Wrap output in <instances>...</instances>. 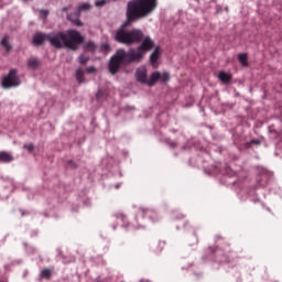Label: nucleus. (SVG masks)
<instances>
[{"label": "nucleus", "mask_w": 282, "mask_h": 282, "mask_svg": "<svg viewBox=\"0 0 282 282\" xmlns=\"http://www.w3.org/2000/svg\"><path fill=\"white\" fill-rule=\"evenodd\" d=\"M41 14H43V17H47V14H50V12L47 10L41 11Z\"/></svg>", "instance_id": "a878e982"}, {"label": "nucleus", "mask_w": 282, "mask_h": 282, "mask_svg": "<svg viewBox=\"0 0 282 282\" xmlns=\"http://www.w3.org/2000/svg\"><path fill=\"white\" fill-rule=\"evenodd\" d=\"M101 48H102V50H109V44H102V45H101Z\"/></svg>", "instance_id": "bb28decb"}, {"label": "nucleus", "mask_w": 282, "mask_h": 282, "mask_svg": "<svg viewBox=\"0 0 282 282\" xmlns=\"http://www.w3.org/2000/svg\"><path fill=\"white\" fill-rule=\"evenodd\" d=\"M1 45L2 47H4L6 52H12V46L10 44V41H9V37L8 36H4L2 40H1Z\"/></svg>", "instance_id": "ddd939ff"}, {"label": "nucleus", "mask_w": 282, "mask_h": 282, "mask_svg": "<svg viewBox=\"0 0 282 282\" xmlns=\"http://www.w3.org/2000/svg\"><path fill=\"white\" fill-rule=\"evenodd\" d=\"M42 279H50L52 276V270L50 269H44L41 272Z\"/></svg>", "instance_id": "aec40b11"}, {"label": "nucleus", "mask_w": 282, "mask_h": 282, "mask_svg": "<svg viewBox=\"0 0 282 282\" xmlns=\"http://www.w3.org/2000/svg\"><path fill=\"white\" fill-rule=\"evenodd\" d=\"M139 210L143 217H155V212H153L152 209L140 208Z\"/></svg>", "instance_id": "2eb2a0df"}, {"label": "nucleus", "mask_w": 282, "mask_h": 282, "mask_svg": "<svg viewBox=\"0 0 282 282\" xmlns=\"http://www.w3.org/2000/svg\"><path fill=\"white\" fill-rule=\"evenodd\" d=\"M68 166H70V169H77L78 165H76L74 161H68Z\"/></svg>", "instance_id": "393cba45"}, {"label": "nucleus", "mask_w": 282, "mask_h": 282, "mask_svg": "<svg viewBox=\"0 0 282 282\" xmlns=\"http://www.w3.org/2000/svg\"><path fill=\"white\" fill-rule=\"evenodd\" d=\"M78 61L80 65H87V63H89V56L82 54L79 55Z\"/></svg>", "instance_id": "6ab92c4d"}, {"label": "nucleus", "mask_w": 282, "mask_h": 282, "mask_svg": "<svg viewBox=\"0 0 282 282\" xmlns=\"http://www.w3.org/2000/svg\"><path fill=\"white\" fill-rule=\"evenodd\" d=\"M40 65H41V62L36 57H30L28 59L29 69H39Z\"/></svg>", "instance_id": "9b49d317"}, {"label": "nucleus", "mask_w": 282, "mask_h": 282, "mask_svg": "<svg viewBox=\"0 0 282 282\" xmlns=\"http://www.w3.org/2000/svg\"><path fill=\"white\" fill-rule=\"evenodd\" d=\"M24 149H26V151H29V153H32L34 151V145L32 143L25 144Z\"/></svg>", "instance_id": "5701e85b"}, {"label": "nucleus", "mask_w": 282, "mask_h": 282, "mask_svg": "<svg viewBox=\"0 0 282 282\" xmlns=\"http://www.w3.org/2000/svg\"><path fill=\"white\" fill-rule=\"evenodd\" d=\"M238 61L242 67H248V54L241 53L238 55Z\"/></svg>", "instance_id": "4468645a"}, {"label": "nucleus", "mask_w": 282, "mask_h": 282, "mask_svg": "<svg viewBox=\"0 0 282 282\" xmlns=\"http://www.w3.org/2000/svg\"><path fill=\"white\" fill-rule=\"evenodd\" d=\"M159 80L161 83H169L171 80V75L169 73H160V72H154L151 74L150 79L148 80V86L153 87Z\"/></svg>", "instance_id": "39448f33"}, {"label": "nucleus", "mask_w": 282, "mask_h": 282, "mask_svg": "<svg viewBox=\"0 0 282 282\" xmlns=\"http://www.w3.org/2000/svg\"><path fill=\"white\" fill-rule=\"evenodd\" d=\"M14 162V156L10 152L1 151L0 152V164H10Z\"/></svg>", "instance_id": "6e6552de"}, {"label": "nucleus", "mask_w": 282, "mask_h": 282, "mask_svg": "<svg viewBox=\"0 0 282 282\" xmlns=\"http://www.w3.org/2000/svg\"><path fill=\"white\" fill-rule=\"evenodd\" d=\"M77 10H79V14H80V12H83L84 10H91V4L84 2L78 6Z\"/></svg>", "instance_id": "a211bd4d"}, {"label": "nucleus", "mask_w": 282, "mask_h": 282, "mask_svg": "<svg viewBox=\"0 0 282 282\" xmlns=\"http://www.w3.org/2000/svg\"><path fill=\"white\" fill-rule=\"evenodd\" d=\"M86 72H87V74H95L96 73V67L89 66V67L86 68Z\"/></svg>", "instance_id": "b1692460"}, {"label": "nucleus", "mask_w": 282, "mask_h": 282, "mask_svg": "<svg viewBox=\"0 0 282 282\" xmlns=\"http://www.w3.org/2000/svg\"><path fill=\"white\" fill-rule=\"evenodd\" d=\"M62 10H63V12H67L69 9L67 7H65Z\"/></svg>", "instance_id": "c85d7f7f"}, {"label": "nucleus", "mask_w": 282, "mask_h": 282, "mask_svg": "<svg viewBox=\"0 0 282 282\" xmlns=\"http://www.w3.org/2000/svg\"><path fill=\"white\" fill-rule=\"evenodd\" d=\"M170 147H172V149H175V147H177L176 142H170Z\"/></svg>", "instance_id": "cd10ccee"}, {"label": "nucleus", "mask_w": 282, "mask_h": 282, "mask_svg": "<svg viewBox=\"0 0 282 282\" xmlns=\"http://www.w3.org/2000/svg\"><path fill=\"white\" fill-rule=\"evenodd\" d=\"M45 41H48L55 50L67 47V50L76 52L85 43V36L74 29H69L66 32L57 31L48 34L37 32L33 36V45H43Z\"/></svg>", "instance_id": "f03ea898"}, {"label": "nucleus", "mask_w": 282, "mask_h": 282, "mask_svg": "<svg viewBox=\"0 0 282 282\" xmlns=\"http://www.w3.org/2000/svg\"><path fill=\"white\" fill-rule=\"evenodd\" d=\"M160 48L156 46L153 53L150 55V63L152 66L158 67V61L160 59Z\"/></svg>", "instance_id": "1a4fd4ad"}, {"label": "nucleus", "mask_w": 282, "mask_h": 282, "mask_svg": "<svg viewBox=\"0 0 282 282\" xmlns=\"http://www.w3.org/2000/svg\"><path fill=\"white\" fill-rule=\"evenodd\" d=\"M84 48L86 52H96V43L90 41L85 44Z\"/></svg>", "instance_id": "dca6fc26"}, {"label": "nucleus", "mask_w": 282, "mask_h": 282, "mask_svg": "<svg viewBox=\"0 0 282 282\" xmlns=\"http://www.w3.org/2000/svg\"><path fill=\"white\" fill-rule=\"evenodd\" d=\"M67 19L76 25L77 28H83V22L80 21V10L76 9L75 12L68 13Z\"/></svg>", "instance_id": "423d86ee"}, {"label": "nucleus", "mask_w": 282, "mask_h": 282, "mask_svg": "<svg viewBox=\"0 0 282 282\" xmlns=\"http://www.w3.org/2000/svg\"><path fill=\"white\" fill-rule=\"evenodd\" d=\"M218 78H219L220 83L228 85L232 80V75L221 70L218 73Z\"/></svg>", "instance_id": "9d476101"}, {"label": "nucleus", "mask_w": 282, "mask_h": 282, "mask_svg": "<svg viewBox=\"0 0 282 282\" xmlns=\"http://www.w3.org/2000/svg\"><path fill=\"white\" fill-rule=\"evenodd\" d=\"M75 78L79 85L85 83V70H83V68H77L75 72Z\"/></svg>", "instance_id": "f8f14e48"}, {"label": "nucleus", "mask_w": 282, "mask_h": 282, "mask_svg": "<svg viewBox=\"0 0 282 282\" xmlns=\"http://www.w3.org/2000/svg\"><path fill=\"white\" fill-rule=\"evenodd\" d=\"M21 85V78L19 77V70L12 68L9 70L8 75L2 78L3 89H12V87H19Z\"/></svg>", "instance_id": "20e7f679"}, {"label": "nucleus", "mask_w": 282, "mask_h": 282, "mask_svg": "<svg viewBox=\"0 0 282 282\" xmlns=\"http://www.w3.org/2000/svg\"><path fill=\"white\" fill-rule=\"evenodd\" d=\"M251 144H257V145H259V144H261V141L260 140H257V139H253V140H251L250 142H247L246 143V148L247 149H250V145Z\"/></svg>", "instance_id": "412c9836"}, {"label": "nucleus", "mask_w": 282, "mask_h": 282, "mask_svg": "<svg viewBox=\"0 0 282 282\" xmlns=\"http://www.w3.org/2000/svg\"><path fill=\"white\" fill-rule=\"evenodd\" d=\"M260 186H265V184H260Z\"/></svg>", "instance_id": "c756f323"}, {"label": "nucleus", "mask_w": 282, "mask_h": 282, "mask_svg": "<svg viewBox=\"0 0 282 282\" xmlns=\"http://www.w3.org/2000/svg\"><path fill=\"white\" fill-rule=\"evenodd\" d=\"M155 8H158V0H132L128 2L127 21L115 35V41L122 45H133L134 43H141L142 41L137 48L129 50L135 63L142 62L147 52H151V50L155 47V42L151 40V36L144 37V32H142V30L132 29L131 31H127L124 28H129V25L134 21H138V19L149 17Z\"/></svg>", "instance_id": "f257e3e1"}, {"label": "nucleus", "mask_w": 282, "mask_h": 282, "mask_svg": "<svg viewBox=\"0 0 282 282\" xmlns=\"http://www.w3.org/2000/svg\"><path fill=\"white\" fill-rule=\"evenodd\" d=\"M106 3H107V0H98L95 2V6L97 8H102V6H106Z\"/></svg>", "instance_id": "4be33fe9"}, {"label": "nucleus", "mask_w": 282, "mask_h": 282, "mask_svg": "<svg viewBox=\"0 0 282 282\" xmlns=\"http://www.w3.org/2000/svg\"><path fill=\"white\" fill-rule=\"evenodd\" d=\"M97 100H105L107 98V91L99 89L96 94Z\"/></svg>", "instance_id": "f3484780"}, {"label": "nucleus", "mask_w": 282, "mask_h": 282, "mask_svg": "<svg viewBox=\"0 0 282 282\" xmlns=\"http://www.w3.org/2000/svg\"><path fill=\"white\" fill-rule=\"evenodd\" d=\"M135 78H137L138 83H142V85H148L149 79H147V69H144V68L137 69Z\"/></svg>", "instance_id": "0eeeda50"}, {"label": "nucleus", "mask_w": 282, "mask_h": 282, "mask_svg": "<svg viewBox=\"0 0 282 282\" xmlns=\"http://www.w3.org/2000/svg\"><path fill=\"white\" fill-rule=\"evenodd\" d=\"M131 63H137L131 51L127 52L123 48H119L109 61V72L110 74L116 75L120 72L122 65H131Z\"/></svg>", "instance_id": "7ed1b4c3"}]
</instances>
